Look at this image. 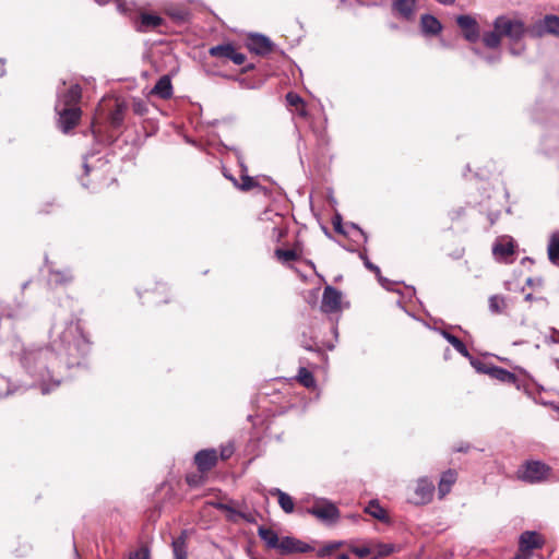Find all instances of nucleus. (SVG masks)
<instances>
[{
  "label": "nucleus",
  "mask_w": 559,
  "mask_h": 559,
  "mask_svg": "<svg viewBox=\"0 0 559 559\" xmlns=\"http://www.w3.org/2000/svg\"><path fill=\"white\" fill-rule=\"evenodd\" d=\"M49 345H28L13 354L14 370L0 376V399L29 389L49 394L60 386L66 370L81 366L91 353L92 343L81 320L69 317L56 320L49 330Z\"/></svg>",
  "instance_id": "1"
},
{
  "label": "nucleus",
  "mask_w": 559,
  "mask_h": 559,
  "mask_svg": "<svg viewBox=\"0 0 559 559\" xmlns=\"http://www.w3.org/2000/svg\"><path fill=\"white\" fill-rule=\"evenodd\" d=\"M528 33L533 37H542L545 34L559 36V16L554 14L546 15L543 20L536 22Z\"/></svg>",
  "instance_id": "9"
},
{
  "label": "nucleus",
  "mask_w": 559,
  "mask_h": 559,
  "mask_svg": "<svg viewBox=\"0 0 559 559\" xmlns=\"http://www.w3.org/2000/svg\"><path fill=\"white\" fill-rule=\"evenodd\" d=\"M488 376H490L492 379L499 380L503 383H515L516 382V376L513 372H511L504 368L493 366V365L489 368Z\"/></svg>",
  "instance_id": "25"
},
{
  "label": "nucleus",
  "mask_w": 559,
  "mask_h": 559,
  "mask_svg": "<svg viewBox=\"0 0 559 559\" xmlns=\"http://www.w3.org/2000/svg\"><path fill=\"white\" fill-rule=\"evenodd\" d=\"M332 224H333L334 230L337 234H341V235H346L347 234L346 230L343 227V219H342L341 214L336 213L333 216Z\"/></svg>",
  "instance_id": "41"
},
{
  "label": "nucleus",
  "mask_w": 559,
  "mask_h": 559,
  "mask_svg": "<svg viewBox=\"0 0 559 559\" xmlns=\"http://www.w3.org/2000/svg\"><path fill=\"white\" fill-rule=\"evenodd\" d=\"M275 254L280 260L285 262L297 260V253L295 250L276 249Z\"/></svg>",
  "instance_id": "36"
},
{
  "label": "nucleus",
  "mask_w": 559,
  "mask_h": 559,
  "mask_svg": "<svg viewBox=\"0 0 559 559\" xmlns=\"http://www.w3.org/2000/svg\"><path fill=\"white\" fill-rule=\"evenodd\" d=\"M547 251H548V259L552 263H556L559 260V231H554L550 235Z\"/></svg>",
  "instance_id": "29"
},
{
  "label": "nucleus",
  "mask_w": 559,
  "mask_h": 559,
  "mask_svg": "<svg viewBox=\"0 0 559 559\" xmlns=\"http://www.w3.org/2000/svg\"><path fill=\"white\" fill-rule=\"evenodd\" d=\"M417 0H394L392 2L393 12L405 21L415 19Z\"/></svg>",
  "instance_id": "17"
},
{
  "label": "nucleus",
  "mask_w": 559,
  "mask_h": 559,
  "mask_svg": "<svg viewBox=\"0 0 559 559\" xmlns=\"http://www.w3.org/2000/svg\"><path fill=\"white\" fill-rule=\"evenodd\" d=\"M111 0H95L96 3H98L99 5H105L107 3H109ZM116 4V8L119 12L121 13H127L128 12V3L124 1V0H112Z\"/></svg>",
  "instance_id": "39"
},
{
  "label": "nucleus",
  "mask_w": 559,
  "mask_h": 559,
  "mask_svg": "<svg viewBox=\"0 0 559 559\" xmlns=\"http://www.w3.org/2000/svg\"><path fill=\"white\" fill-rule=\"evenodd\" d=\"M514 251V242L511 237L504 236L499 238L493 247L492 253L497 260H506Z\"/></svg>",
  "instance_id": "19"
},
{
  "label": "nucleus",
  "mask_w": 559,
  "mask_h": 559,
  "mask_svg": "<svg viewBox=\"0 0 559 559\" xmlns=\"http://www.w3.org/2000/svg\"><path fill=\"white\" fill-rule=\"evenodd\" d=\"M550 467L542 461H525L518 469V479L527 484H538L547 479Z\"/></svg>",
  "instance_id": "5"
},
{
  "label": "nucleus",
  "mask_w": 559,
  "mask_h": 559,
  "mask_svg": "<svg viewBox=\"0 0 559 559\" xmlns=\"http://www.w3.org/2000/svg\"><path fill=\"white\" fill-rule=\"evenodd\" d=\"M247 47L257 55L265 56L272 51L273 43L262 34H251L248 37Z\"/></svg>",
  "instance_id": "13"
},
{
  "label": "nucleus",
  "mask_w": 559,
  "mask_h": 559,
  "mask_svg": "<svg viewBox=\"0 0 559 559\" xmlns=\"http://www.w3.org/2000/svg\"><path fill=\"white\" fill-rule=\"evenodd\" d=\"M420 31L425 36H437L442 31L441 22L432 14L426 13L420 16Z\"/></svg>",
  "instance_id": "18"
},
{
  "label": "nucleus",
  "mask_w": 559,
  "mask_h": 559,
  "mask_svg": "<svg viewBox=\"0 0 559 559\" xmlns=\"http://www.w3.org/2000/svg\"><path fill=\"white\" fill-rule=\"evenodd\" d=\"M524 299L526 301H532L534 299V296L532 294H527V295H525Z\"/></svg>",
  "instance_id": "56"
},
{
  "label": "nucleus",
  "mask_w": 559,
  "mask_h": 559,
  "mask_svg": "<svg viewBox=\"0 0 559 559\" xmlns=\"http://www.w3.org/2000/svg\"><path fill=\"white\" fill-rule=\"evenodd\" d=\"M342 308V293L333 287L326 286L323 290L321 310L325 313H334Z\"/></svg>",
  "instance_id": "10"
},
{
  "label": "nucleus",
  "mask_w": 559,
  "mask_h": 559,
  "mask_svg": "<svg viewBox=\"0 0 559 559\" xmlns=\"http://www.w3.org/2000/svg\"><path fill=\"white\" fill-rule=\"evenodd\" d=\"M377 556L379 557H385L393 552L394 546L391 544H380L377 547Z\"/></svg>",
  "instance_id": "43"
},
{
  "label": "nucleus",
  "mask_w": 559,
  "mask_h": 559,
  "mask_svg": "<svg viewBox=\"0 0 559 559\" xmlns=\"http://www.w3.org/2000/svg\"><path fill=\"white\" fill-rule=\"evenodd\" d=\"M472 51H473L476 56H478L479 58H481V59H483V56H485V52H484V51H481V50H480L479 48H477V47H473V48H472Z\"/></svg>",
  "instance_id": "54"
},
{
  "label": "nucleus",
  "mask_w": 559,
  "mask_h": 559,
  "mask_svg": "<svg viewBox=\"0 0 559 559\" xmlns=\"http://www.w3.org/2000/svg\"><path fill=\"white\" fill-rule=\"evenodd\" d=\"M435 492V484L427 476L419 477L416 481L413 496L408 498V502L415 506H424L432 500Z\"/></svg>",
  "instance_id": "7"
},
{
  "label": "nucleus",
  "mask_w": 559,
  "mask_h": 559,
  "mask_svg": "<svg viewBox=\"0 0 559 559\" xmlns=\"http://www.w3.org/2000/svg\"><path fill=\"white\" fill-rule=\"evenodd\" d=\"M286 100L290 106H297L302 103V98L293 92L286 94Z\"/></svg>",
  "instance_id": "45"
},
{
  "label": "nucleus",
  "mask_w": 559,
  "mask_h": 559,
  "mask_svg": "<svg viewBox=\"0 0 559 559\" xmlns=\"http://www.w3.org/2000/svg\"><path fill=\"white\" fill-rule=\"evenodd\" d=\"M134 111L139 115H144L146 112V106L145 104L139 102L134 104Z\"/></svg>",
  "instance_id": "50"
},
{
  "label": "nucleus",
  "mask_w": 559,
  "mask_h": 559,
  "mask_svg": "<svg viewBox=\"0 0 559 559\" xmlns=\"http://www.w3.org/2000/svg\"><path fill=\"white\" fill-rule=\"evenodd\" d=\"M94 157H95V155L93 153L85 155L84 163H83V168H84L85 175H88L91 173V170L95 167L92 163V159Z\"/></svg>",
  "instance_id": "46"
},
{
  "label": "nucleus",
  "mask_w": 559,
  "mask_h": 559,
  "mask_svg": "<svg viewBox=\"0 0 559 559\" xmlns=\"http://www.w3.org/2000/svg\"><path fill=\"white\" fill-rule=\"evenodd\" d=\"M456 479L457 473L454 469L450 468L442 473L438 484V495L440 499L451 491V488L455 484Z\"/></svg>",
  "instance_id": "21"
},
{
  "label": "nucleus",
  "mask_w": 559,
  "mask_h": 559,
  "mask_svg": "<svg viewBox=\"0 0 559 559\" xmlns=\"http://www.w3.org/2000/svg\"><path fill=\"white\" fill-rule=\"evenodd\" d=\"M550 335L545 336V342L547 344H559V330L556 328L549 329Z\"/></svg>",
  "instance_id": "44"
},
{
  "label": "nucleus",
  "mask_w": 559,
  "mask_h": 559,
  "mask_svg": "<svg viewBox=\"0 0 559 559\" xmlns=\"http://www.w3.org/2000/svg\"><path fill=\"white\" fill-rule=\"evenodd\" d=\"M543 536L535 531H525L519 538V550L526 551L532 555L534 549H539L544 546Z\"/></svg>",
  "instance_id": "12"
},
{
  "label": "nucleus",
  "mask_w": 559,
  "mask_h": 559,
  "mask_svg": "<svg viewBox=\"0 0 559 559\" xmlns=\"http://www.w3.org/2000/svg\"><path fill=\"white\" fill-rule=\"evenodd\" d=\"M163 23V19L157 14L142 13L135 23V29L140 33H146L157 28Z\"/></svg>",
  "instance_id": "20"
},
{
  "label": "nucleus",
  "mask_w": 559,
  "mask_h": 559,
  "mask_svg": "<svg viewBox=\"0 0 559 559\" xmlns=\"http://www.w3.org/2000/svg\"><path fill=\"white\" fill-rule=\"evenodd\" d=\"M352 552H354L358 558H366L371 554L369 547H353Z\"/></svg>",
  "instance_id": "47"
},
{
  "label": "nucleus",
  "mask_w": 559,
  "mask_h": 559,
  "mask_svg": "<svg viewBox=\"0 0 559 559\" xmlns=\"http://www.w3.org/2000/svg\"><path fill=\"white\" fill-rule=\"evenodd\" d=\"M510 52H511L512 55H519V51H516L514 48H510Z\"/></svg>",
  "instance_id": "60"
},
{
  "label": "nucleus",
  "mask_w": 559,
  "mask_h": 559,
  "mask_svg": "<svg viewBox=\"0 0 559 559\" xmlns=\"http://www.w3.org/2000/svg\"><path fill=\"white\" fill-rule=\"evenodd\" d=\"M238 515L245 519L246 521L250 522V519H248L243 513H238Z\"/></svg>",
  "instance_id": "59"
},
{
  "label": "nucleus",
  "mask_w": 559,
  "mask_h": 559,
  "mask_svg": "<svg viewBox=\"0 0 559 559\" xmlns=\"http://www.w3.org/2000/svg\"><path fill=\"white\" fill-rule=\"evenodd\" d=\"M342 546V542H332V543H329L326 544L325 546L321 547L318 551H317V555L318 557L320 558H323V557H326V556H330L335 549L340 548Z\"/></svg>",
  "instance_id": "35"
},
{
  "label": "nucleus",
  "mask_w": 559,
  "mask_h": 559,
  "mask_svg": "<svg viewBox=\"0 0 559 559\" xmlns=\"http://www.w3.org/2000/svg\"><path fill=\"white\" fill-rule=\"evenodd\" d=\"M506 308V301L502 296L492 295L489 297V310L492 313H501Z\"/></svg>",
  "instance_id": "33"
},
{
  "label": "nucleus",
  "mask_w": 559,
  "mask_h": 559,
  "mask_svg": "<svg viewBox=\"0 0 559 559\" xmlns=\"http://www.w3.org/2000/svg\"><path fill=\"white\" fill-rule=\"evenodd\" d=\"M313 547L295 537L285 536L281 539L280 551L282 554L309 552Z\"/></svg>",
  "instance_id": "16"
},
{
  "label": "nucleus",
  "mask_w": 559,
  "mask_h": 559,
  "mask_svg": "<svg viewBox=\"0 0 559 559\" xmlns=\"http://www.w3.org/2000/svg\"><path fill=\"white\" fill-rule=\"evenodd\" d=\"M348 227L352 228V229L357 230L360 234V236L364 238V241L367 242V240H368L367 234L357 224L349 223Z\"/></svg>",
  "instance_id": "49"
},
{
  "label": "nucleus",
  "mask_w": 559,
  "mask_h": 559,
  "mask_svg": "<svg viewBox=\"0 0 559 559\" xmlns=\"http://www.w3.org/2000/svg\"><path fill=\"white\" fill-rule=\"evenodd\" d=\"M229 151H231L235 154V157L237 158L238 165L240 167V182L231 175L229 171L224 167L223 168V175L226 179H229L234 186L242 191H249L252 188H258L261 192L266 193V189L261 187L253 177L248 175V167L245 164V159L242 156V153L239 148L233 146L227 147Z\"/></svg>",
  "instance_id": "4"
},
{
  "label": "nucleus",
  "mask_w": 559,
  "mask_h": 559,
  "mask_svg": "<svg viewBox=\"0 0 559 559\" xmlns=\"http://www.w3.org/2000/svg\"><path fill=\"white\" fill-rule=\"evenodd\" d=\"M365 511L377 520L384 521L386 519L385 510L379 504L377 500H371L366 507Z\"/></svg>",
  "instance_id": "30"
},
{
  "label": "nucleus",
  "mask_w": 559,
  "mask_h": 559,
  "mask_svg": "<svg viewBox=\"0 0 559 559\" xmlns=\"http://www.w3.org/2000/svg\"><path fill=\"white\" fill-rule=\"evenodd\" d=\"M359 258L362 260L364 262V265L371 272H373L379 281V283L381 284L382 287H384L385 289L388 290H393L392 288V285L394 283H392L391 281H389L386 277H383L381 275V271H380V267L376 264H373L367 257L366 254V250L365 251H361L359 252Z\"/></svg>",
  "instance_id": "22"
},
{
  "label": "nucleus",
  "mask_w": 559,
  "mask_h": 559,
  "mask_svg": "<svg viewBox=\"0 0 559 559\" xmlns=\"http://www.w3.org/2000/svg\"><path fill=\"white\" fill-rule=\"evenodd\" d=\"M259 219L263 223H271L272 225L271 226H266L265 228L266 229H271L272 231V235L271 237L272 238H275L276 240H280L281 237L283 236L284 234V229H283V216L273 211V210H270V209H266L265 211H263L261 214H260V217Z\"/></svg>",
  "instance_id": "11"
},
{
  "label": "nucleus",
  "mask_w": 559,
  "mask_h": 559,
  "mask_svg": "<svg viewBox=\"0 0 559 559\" xmlns=\"http://www.w3.org/2000/svg\"><path fill=\"white\" fill-rule=\"evenodd\" d=\"M129 559H151L150 549L146 546H141L139 549L130 552Z\"/></svg>",
  "instance_id": "37"
},
{
  "label": "nucleus",
  "mask_w": 559,
  "mask_h": 559,
  "mask_svg": "<svg viewBox=\"0 0 559 559\" xmlns=\"http://www.w3.org/2000/svg\"><path fill=\"white\" fill-rule=\"evenodd\" d=\"M217 451L215 449H205L195 453L194 463L202 473L210 471L217 463Z\"/></svg>",
  "instance_id": "15"
},
{
  "label": "nucleus",
  "mask_w": 559,
  "mask_h": 559,
  "mask_svg": "<svg viewBox=\"0 0 559 559\" xmlns=\"http://www.w3.org/2000/svg\"><path fill=\"white\" fill-rule=\"evenodd\" d=\"M337 559H350L347 554H341L338 555Z\"/></svg>",
  "instance_id": "57"
},
{
  "label": "nucleus",
  "mask_w": 559,
  "mask_h": 559,
  "mask_svg": "<svg viewBox=\"0 0 559 559\" xmlns=\"http://www.w3.org/2000/svg\"><path fill=\"white\" fill-rule=\"evenodd\" d=\"M74 280L72 270L66 269H52L48 271V284L51 287H64L71 284Z\"/></svg>",
  "instance_id": "14"
},
{
  "label": "nucleus",
  "mask_w": 559,
  "mask_h": 559,
  "mask_svg": "<svg viewBox=\"0 0 559 559\" xmlns=\"http://www.w3.org/2000/svg\"><path fill=\"white\" fill-rule=\"evenodd\" d=\"M173 552L174 559H187V547L182 537L173 542Z\"/></svg>",
  "instance_id": "32"
},
{
  "label": "nucleus",
  "mask_w": 559,
  "mask_h": 559,
  "mask_svg": "<svg viewBox=\"0 0 559 559\" xmlns=\"http://www.w3.org/2000/svg\"><path fill=\"white\" fill-rule=\"evenodd\" d=\"M436 331L439 332L440 335H442V337L447 340L457 353H460L464 357H469V352L466 345L459 337H456L455 335L451 334L445 330L436 329Z\"/></svg>",
  "instance_id": "26"
},
{
  "label": "nucleus",
  "mask_w": 559,
  "mask_h": 559,
  "mask_svg": "<svg viewBox=\"0 0 559 559\" xmlns=\"http://www.w3.org/2000/svg\"><path fill=\"white\" fill-rule=\"evenodd\" d=\"M272 495L277 496L278 504L285 513L290 514L294 512L295 503L293 498L287 492H284L281 489L275 488L272 491Z\"/></svg>",
  "instance_id": "27"
},
{
  "label": "nucleus",
  "mask_w": 559,
  "mask_h": 559,
  "mask_svg": "<svg viewBox=\"0 0 559 559\" xmlns=\"http://www.w3.org/2000/svg\"><path fill=\"white\" fill-rule=\"evenodd\" d=\"M82 98L80 84L62 80L57 86V100L55 111L58 116V124L62 132L67 133L75 127L81 118L79 106Z\"/></svg>",
  "instance_id": "2"
},
{
  "label": "nucleus",
  "mask_w": 559,
  "mask_h": 559,
  "mask_svg": "<svg viewBox=\"0 0 559 559\" xmlns=\"http://www.w3.org/2000/svg\"><path fill=\"white\" fill-rule=\"evenodd\" d=\"M532 555L526 551H520L512 559H531Z\"/></svg>",
  "instance_id": "52"
},
{
  "label": "nucleus",
  "mask_w": 559,
  "mask_h": 559,
  "mask_svg": "<svg viewBox=\"0 0 559 559\" xmlns=\"http://www.w3.org/2000/svg\"><path fill=\"white\" fill-rule=\"evenodd\" d=\"M555 364H556V367L559 369V359L558 358L555 359Z\"/></svg>",
  "instance_id": "64"
},
{
  "label": "nucleus",
  "mask_w": 559,
  "mask_h": 559,
  "mask_svg": "<svg viewBox=\"0 0 559 559\" xmlns=\"http://www.w3.org/2000/svg\"><path fill=\"white\" fill-rule=\"evenodd\" d=\"M468 360H469V364L472 365V367L478 372V373H484V374H488L489 372V368L492 366V365H488L486 362H484L483 360L478 359V358H475L473 357L471 354H469V357H466Z\"/></svg>",
  "instance_id": "34"
},
{
  "label": "nucleus",
  "mask_w": 559,
  "mask_h": 559,
  "mask_svg": "<svg viewBox=\"0 0 559 559\" xmlns=\"http://www.w3.org/2000/svg\"><path fill=\"white\" fill-rule=\"evenodd\" d=\"M298 381L307 389L316 386V379L307 368L300 367L297 376Z\"/></svg>",
  "instance_id": "31"
},
{
  "label": "nucleus",
  "mask_w": 559,
  "mask_h": 559,
  "mask_svg": "<svg viewBox=\"0 0 559 559\" xmlns=\"http://www.w3.org/2000/svg\"><path fill=\"white\" fill-rule=\"evenodd\" d=\"M235 452L233 443H227L221 447L219 456L222 460L229 459Z\"/></svg>",
  "instance_id": "42"
},
{
  "label": "nucleus",
  "mask_w": 559,
  "mask_h": 559,
  "mask_svg": "<svg viewBox=\"0 0 559 559\" xmlns=\"http://www.w3.org/2000/svg\"><path fill=\"white\" fill-rule=\"evenodd\" d=\"M234 48L235 47L231 44H222V45L211 47L209 50V53H210V56L215 57V58L230 60Z\"/></svg>",
  "instance_id": "28"
},
{
  "label": "nucleus",
  "mask_w": 559,
  "mask_h": 559,
  "mask_svg": "<svg viewBox=\"0 0 559 559\" xmlns=\"http://www.w3.org/2000/svg\"><path fill=\"white\" fill-rule=\"evenodd\" d=\"M456 24L462 31L464 39L471 44L477 43L481 39L483 34L476 19L469 14H462L456 16Z\"/></svg>",
  "instance_id": "8"
},
{
  "label": "nucleus",
  "mask_w": 559,
  "mask_h": 559,
  "mask_svg": "<svg viewBox=\"0 0 559 559\" xmlns=\"http://www.w3.org/2000/svg\"><path fill=\"white\" fill-rule=\"evenodd\" d=\"M495 50L496 51L485 53V56H483V60L489 66L498 64L501 61V52L499 51V49Z\"/></svg>",
  "instance_id": "38"
},
{
  "label": "nucleus",
  "mask_w": 559,
  "mask_h": 559,
  "mask_svg": "<svg viewBox=\"0 0 559 559\" xmlns=\"http://www.w3.org/2000/svg\"><path fill=\"white\" fill-rule=\"evenodd\" d=\"M152 94L159 96L163 99H168L173 95V85L168 75H163L158 79L152 90Z\"/></svg>",
  "instance_id": "23"
},
{
  "label": "nucleus",
  "mask_w": 559,
  "mask_h": 559,
  "mask_svg": "<svg viewBox=\"0 0 559 559\" xmlns=\"http://www.w3.org/2000/svg\"><path fill=\"white\" fill-rule=\"evenodd\" d=\"M492 27V31L483 33L481 37L484 46L488 49H499L503 37L516 43L530 31L522 20L506 14L497 16Z\"/></svg>",
  "instance_id": "3"
},
{
  "label": "nucleus",
  "mask_w": 559,
  "mask_h": 559,
  "mask_svg": "<svg viewBox=\"0 0 559 559\" xmlns=\"http://www.w3.org/2000/svg\"><path fill=\"white\" fill-rule=\"evenodd\" d=\"M187 481H188L189 485H192V478L191 477L188 476L187 477Z\"/></svg>",
  "instance_id": "62"
},
{
  "label": "nucleus",
  "mask_w": 559,
  "mask_h": 559,
  "mask_svg": "<svg viewBox=\"0 0 559 559\" xmlns=\"http://www.w3.org/2000/svg\"><path fill=\"white\" fill-rule=\"evenodd\" d=\"M259 537L266 544L269 548L280 550L281 540L277 533L272 528L260 526L258 530Z\"/></svg>",
  "instance_id": "24"
},
{
  "label": "nucleus",
  "mask_w": 559,
  "mask_h": 559,
  "mask_svg": "<svg viewBox=\"0 0 559 559\" xmlns=\"http://www.w3.org/2000/svg\"><path fill=\"white\" fill-rule=\"evenodd\" d=\"M471 445L468 443H462L459 447L454 448L455 452H467L469 450Z\"/></svg>",
  "instance_id": "53"
},
{
  "label": "nucleus",
  "mask_w": 559,
  "mask_h": 559,
  "mask_svg": "<svg viewBox=\"0 0 559 559\" xmlns=\"http://www.w3.org/2000/svg\"><path fill=\"white\" fill-rule=\"evenodd\" d=\"M157 288H160V289H165V285L164 284H157Z\"/></svg>",
  "instance_id": "61"
},
{
  "label": "nucleus",
  "mask_w": 559,
  "mask_h": 559,
  "mask_svg": "<svg viewBox=\"0 0 559 559\" xmlns=\"http://www.w3.org/2000/svg\"><path fill=\"white\" fill-rule=\"evenodd\" d=\"M215 507H216L218 510H222V511H228V512H233V513H235V510H234L231 507H229L228 504H226V503H222V502H219V503H216V504H215Z\"/></svg>",
  "instance_id": "51"
},
{
  "label": "nucleus",
  "mask_w": 559,
  "mask_h": 559,
  "mask_svg": "<svg viewBox=\"0 0 559 559\" xmlns=\"http://www.w3.org/2000/svg\"><path fill=\"white\" fill-rule=\"evenodd\" d=\"M230 60L237 64V66H240L242 63H245L246 61V56L241 52H238L235 48L233 50V53H231V57H230Z\"/></svg>",
  "instance_id": "48"
},
{
  "label": "nucleus",
  "mask_w": 559,
  "mask_h": 559,
  "mask_svg": "<svg viewBox=\"0 0 559 559\" xmlns=\"http://www.w3.org/2000/svg\"><path fill=\"white\" fill-rule=\"evenodd\" d=\"M307 512L325 524H333L340 519L337 507L326 499L316 501L311 508L307 509Z\"/></svg>",
  "instance_id": "6"
},
{
  "label": "nucleus",
  "mask_w": 559,
  "mask_h": 559,
  "mask_svg": "<svg viewBox=\"0 0 559 559\" xmlns=\"http://www.w3.org/2000/svg\"><path fill=\"white\" fill-rule=\"evenodd\" d=\"M322 228H323L325 236L332 239V234L330 233V230L326 227H322Z\"/></svg>",
  "instance_id": "55"
},
{
  "label": "nucleus",
  "mask_w": 559,
  "mask_h": 559,
  "mask_svg": "<svg viewBox=\"0 0 559 559\" xmlns=\"http://www.w3.org/2000/svg\"><path fill=\"white\" fill-rule=\"evenodd\" d=\"M27 285H28V282L23 283V285H22V289L27 288Z\"/></svg>",
  "instance_id": "63"
},
{
  "label": "nucleus",
  "mask_w": 559,
  "mask_h": 559,
  "mask_svg": "<svg viewBox=\"0 0 559 559\" xmlns=\"http://www.w3.org/2000/svg\"><path fill=\"white\" fill-rule=\"evenodd\" d=\"M300 344L307 350H310V352L319 350L317 343L311 337H307V335L305 333H302V335H301Z\"/></svg>",
  "instance_id": "40"
},
{
  "label": "nucleus",
  "mask_w": 559,
  "mask_h": 559,
  "mask_svg": "<svg viewBox=\"0 0 559 559\" xmlns=\"http://www.w3.org/2000/svg\"><path fill=\"white\" fill-rule=\"evenodd\" d=\"M97 163H100V165H105L107 160H104L103 158H97Z\"/></svg>",
  "instance_id": "58"
}]
</instances>
